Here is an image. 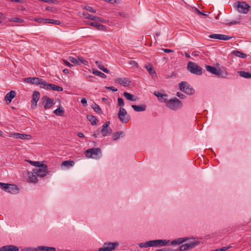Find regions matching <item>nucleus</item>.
Here are the masks:
<instances>
[{
	"label": "nucleus",
	"instance_id": "11",
	"mask_svg": "<svg viewBox=\"0 0 251 251\" xmlns=\"http://www.w3.org/2000/svg\"><path fill=\"white\" fill-rule=\"evenodd\" d=\"M153 247H160L162 246H165L170 243V240H161L157 239L152 240Z\"/></svg>",
	"mask_w": 251,
	"mask_h": 251
},
{
	"label": "nucleus",
	"instance_id": "21",
	"mask_svg": "<svg viewBox=\"0 0 251 251\" xmlns=\"http://www.w3.org/2000/svg\"><path fill=\"white\" fill-rule=\"evenodd\" d=\"M16 93L14 91H11L8 93L6 94V95L5 96L4 100L7 102V103H10L12 99H14V98L15 97Z\"/></svg>",
	"mask_w": 251,
	"mask_h": 251
},
{
	"label": "nucleus",
	"instance_id": "53",
	"mask_svg": "<svg viewBox=\"0 0 251 251\" xmlns=\"http://www.w3.org/2000/svg\"><path fill=\"white\" fill-rule=\"evenodd\" d=\"M63 62H64V64L68 67L71 68L73 66L72 64L66 60H63Z\"/></svg>",
	"mask_w": 251,
	"mask_h": 251
},
{
	"label": "nucleus",
	"instance_id": "34",
	"mask_svg": "<svg viewBox=\"0 0 251 251\" xmlns=\"http://www.w3.org/2000/svg\"><path fill=\"white\" fill-rule=\"evenodd\" d=\"M124 134V132L120 131H118L115 133H114L112 135L113 139L114 141H116L120 138L121 136H123V135Z\"/></svg>",
	"mask_w": 251,
	"mask_h": 251
},
{
	"label": "nucleus",
	"instance_id": "45",
	"mask_svg": "<svg viewBox=\"0 0 251 251\" xmlns=\"http://www.w3.org/2000/svg\"><path fill=\"white\" fill-rule=\"evenodd\" d=\"M9 185V184H6V183L0 182V186L2 190H5L6 191H7Z\"/></svg>",
	"mask_w": 251,
	"mask_h": 251
},
{
	"label": "nucleus",
	"instance_id": "59",
	"mask_svg": "<svg viewBox=\"0 0 251 251\" xmlns=\"http://www.w3.org/2000/svg\"><path fill=\"white\" fill-rule=\"evenodd\" d=\"M22 251H34V249L31 248H25L22 250Z\"/></svg>",
	"mask_w": 251,
	"mask_h": 251
},
{
	"label": "nucleus",
	"instance_id": "37",
	"mask_svg": "<svg viewBox=\"0 0 251 251\" xmlns=\"http://www.w3.org/2000/svg\"><path fill=\"white\" fill-rule=\"evenodd\" d=\"M92 107L96 112L100 114L101 113V110L100 107L97 104L94 103L92 105Z\"/></svg>",
	"mask_w": 251,
	"mask_h": 251
},
{
	"label": "nucleus",
	"instance_id": "9",
	"mask_svg": "<svg viewBox=\"0 0 251 251\" xmlns=\"http://www.w3.org/2000/svg\"><path fill=\"white\" fill-rule=\"evenodd\" d=\"M86 157H92L93 155H101V150L99 148H92L86 151Z\"/></svg>",
	"mask_w": 251,
	"mask_h": 251
},
{
	"label": "nucleus",
	"instance_id": "23",
	"mask_svg": "<svg viewBox=\"0 0 251 251\" xmlns=\"http://www.w3.org/2000/svg\"><path fill=\"white\" fill-rule=\"evenodd\" d=\"M104 246H106L109 250V251H112L119 246L118 242H107L104 243Z\"/></svg>",
	"mask_w": 251,
	"mask_h": 251
},
{
	"label": "nucleus",
	"instance_id": "18",
	"mask_svg": "<svg viewBox=\"0 0 251 251\" xmlns=\"http://www.w3.org/2000/svg\"><path fill=\"white\" fill-rule=\"evenodd\" d=\"M18 247L14 245H6L1 247L0 251H19Z\"/></svg>",
	"mask_w": 251,
	"mask_h": 251
},
{
	"label": "nucleus",
	"instance_id": "14",
	"mask_svg": "<svg viewBox=\"0 0 251 251\" xmlns=\"http://www.w3.org/2000/svg\"><path fill=\"white\" fill-rule=\"evenodd\" d=\"M153 94L158 98L159 101L161 102H164L166 104L168 100H167L168 95L167 94H163L158 91H155Z\"/></svg>",
	"mask_w": 251,
	"mask_h": 251
},
{
	"label": "nucleus",
	"instance_id": "16",
	"mask_svg": "<svg viewBox=\"0 0 251 251\" xmlns=\"http://www.w3.org/2000/svg\"><path fill=\"white\" fill-rule=\"evenodd\" d=\"M115 82L124 87L128 86L130 83V81L125 77L117 78L115 79Z\"/></svg>",
	"mask_w": 251,
	"mask_h": 251
},
{
	"label": "nucleus",
	"instance_id": "42",
	"mask_svg": "<svg viewBox=\"0 0 251 251\" xmlns=\"http://www.w3.org/2000/svg\"><path fill=\"white\" fill-rule=\"evenodd\" d=\"M234 53L237 56L240 57L241 58H245L247 56L246 54L242 53L239 51H235Z\"/></svg>",
	"mask_w": 251,
	"mask_h": 251
},
{
	"label": "nucleus",
	"instance_id": "3",
	"mask_svg": "<svg viewBox=\"0 0 251 251\" xmlns=\"http://www.w3.org/2000/svg\"><path fill=\"white\" fill-rule=\"evenodd\" d=\"M33 171L37 176L43 177L48 173V167L46 164L43 162L37 167L33 169Z\"/></svg>",
	"mask_w": 251,
	"mask_h": 251
},
{
	"label": "nucleus",
	"instance_id": "1",
	"mask_svg": "<svg viewBox=\"0 0 251 251\" xmlns=\"http://www.w3.org/2000/svg\"><path fill=\"white\" fill-rule=\"evenodd\" d=\"M166 106L170 109L176 111L180 109L182 107L183 104L180 100L175 97L168 100Z\"/></svg>",
	"mask_w": 251,
	"mask_h": 251
},
{
	"label": "nucleus",
	"instance_id": "56",
	"mask_svg": "<svg viewBox=\"0 0 251 251\" xmlns=\"http://www.w3.org/2000/svg\"><path fill=\"white\" fill-rule=\"evenodd\" d=\"M81 102L83 106L86 107L87 105V100L85 98H83L81 100Z\"/></svg>",
	"mask_w": 251,
	"mask_h": 251
},
{
	"label": "nucleus",
	"instance_id": "5",
	"mask_svg": "<svg viewBox=\"0 0 251 251\" xmlns=\"http://www.w3.org/2000/svg\"><path fill=\"white\" fill-rule=\"evenodd\" d=\"M118 116L120 122L124 124L127 123L130 120V117L127 115L126 111L122 107L119 109Z\"/></svg>",
	"mask_w": 251,
	"mask_h": 251
},
{
	"label": "nucleus",
	"instance_id": "25",
	"mask_svg": "<svg viewBox=\"0 0 251 251\" xmlns=\"http://www.w3.org/2000/svg\"><path fill=\"white\" fill-rule=\"evenodd\" d=\"M131 107L134 111L137 112L144 111L146 109V105L144 104L139 105H132Z\"/></svg>",
	"mask_w": 251,
	"mask_h": 251
},
{
	"label": "nucleus",
	"instance_id": "32",
	"mask_svg": "<svg viewBox=\"0 0 251 251\" xmlns=\"http://www.w3.org/2000/svg\"><path fill=\"white\" fill-rule=\"evenodd\" d=\"M95 63L97 64V66L100 70L102 71L103 72H104L105 73H109V70L107 69H106V68H105L102 65V64H101V62L97 61L95 62Z\"/></svg>",
	"mask_w": 251,
	"mask_h": 251
},
{
	"label": "nucleus",
	"instance_id": "7",
	"mask_svg": "<svg viewBox=\"0 0 251 251\" xmlns=\"http://www.w3.org/2000/svg\"><path fill=\"white\" fill-rule=\"evenodd\" d=\"M179 89L188 95H191L194 93V89L187 82L182 81L179 84Z\"/></svg>",
	"mask_w": 251,
	"mask_h": 251
},
{
	"label": "nucleus",
	"instance_id": "31",
	"mask_svg": "<svg viewBox=\"0 0 251 251\" xmlns=\"http://www.w3.org/2000/svg\"><path fill=\"white\" fill-rule=\"evenodd\" d=\"M18 188L16 185L14 184H10L8 186L7 191L8 192L14 194L17 192L18 191Z\"/></svg>",
	"mask_w": 251,
	"mask_h": 251
},
{
	"label": "nucleus",
	"instance_id": "10",
	"mask_svg": "<svg viewBox=\"0 0 251 251\" xmlns=\"http://www.w3.org/2000/svg\"><path fill=\"white\" fill-rule=\"evenodd\" d=\"M209 37L212 39L224 41L230 40L232 38L231 36L220 34H212L209 36Z\"/></svg>",
	"mask_w": 251,
	"mask_h": 251
},
{
	"label": "nucleus",
	"instance_id": "8",
	"mask_svg": "<svg viewBox=\"0 0 251 251\" xmlns=\"http://www.w3.org/2000/svg\"><path fill=\"white\" fill-rule=\"evenodd\" d=\"M110 122H106L102 127L101 133L103 136H109L112 133V129L109 127Z\"/></svg>",
	"mask_w": 251,
	"mask_h": 251
},
{
	"label": "nucleus",
	"instance_id": "64",
	"mask_svg": "<svg viewBox=\"0 0 251 251\" xmlns=\"http://www.w3.org/2000/svg\"><path fill=\"white\" fill-rule=\"evenodd\" d=\"M160 250L161 251H172V249L170 248H163Z\"/></svg>",
	"mask_w": 251,
	"mask_h": 251
},
{
	"label": "nucleus",
	"instance_id": "39",
	"mask_svg": "<svg viewBox=\"0 0 251 251\" xmlns=\"http://www.w3.org/2000/svg\"><path fill=\"white\" fill-rule=\"evenodd\" d=\"M82 15L83 17H84L86 19H90L91 20H94L95 19V16L89 14L88 13L83 12Z\"/></svg>",
	"mask_w": 251,
	"mask_h": 251
},
{
	"label": "nucleus",
	"instance_id": "28",
	"mask_svg": "<svg viewBox=\"0 0 251 251\" xmlns=\"http://www.w3.org/2000/svg\"><path fill=\"white\" fill-rule=\"evenodd\" d=\"M124 96L127 100L131 101H135L136 100V97L132 94L125 92L124 93Z\"/></svg>",
	"mask_w": 251,
	"mask_h": 251
},
{
	"label": "nucleus",
	"instance_id": "52",
	"mask_svg": "<svg viewBox=\"0 0 251 251\" xmlns=\"http://www.w3.org/2000/svg\"><path fill=\"white\" fill-rule=\"evenodd\" d=\"M186 247H185V244H183L181 246H180L179 247L178 250L176 251H186L188 250L187 249H186Z\"/></svg>",
	"mask_w": 251,
	"mask_h": 251
},
{
	"label": "nucleus",
	"instance_id": "43",
	"mask_svg": "<svg viewBox=\"0 0 251 251\" xmlns=\"http://www.w3.org/2000/svg\"><path fill=\"white\" fill-rule=\"evenodd\" d=\"M190 239H191V238H188L187 237L179 238L177 239L178 244L179 245L183 243V242H185L188 241Z\"/></svg>",
	"mask_w": 251,
	"mask_h": 251
},
{
	"label": "nucleus",
	"instance_id": "15",
	"mask_svg": "<svg viewBox=\"0 0 251 251\" xmlns=\"http://www.w3.org/2000/svg\"><path fill=\"white\" fill-rule=\"evenodd\" d=\"M206 70L211 73L212 74L216 75H221V70L220 69H218L215 67L206 65L205 66Z\"/></svg>",
	"mask_w": 251,
	"mask_h": 251
},
{
	"label": "nucleus",
	"instance_id": "54",
	"mask_svg": "<svg viewBox=\"0 0 251 251\" xmlns=\"http://www.w3.org/2000/svg\"><path fill=\"white\" fill-rule=\"evenodd\" d=\"M176 96L181 99H184L185 98V96L180 92H177L176 93Z\"/></svg>",
	"mask_w": 251,
	"mask_h": 251
},
{
	"label": "nucleus",
	"instance_id": "55",
	"mask_svg": "<svg viewBox=\"0 0 251 251\" xmlns=\"http://www.w3.org/2000/svg\"><path fill=\"white\" fill-rule=\"evenodd\" d=\"M195 10L199 15H203V16H205V17L207 16V15L206 14L202 13V12L200 11L198 8H197L196 7L195 8Z\"/></svg>",
	"mask_w": 251,
	"mask_h": 251
},
{
	"label": "nucleus",
	"instance_id": "38",
	"mask_svg": "<svg viewBox=\"0 0 251 251\" xmlns=\"http://www.w3.org/2000/svg\"><path fill=\"white\" fill-rule=\"evenodd\" d=\"M25 161L26 162H29L31 165L36 167H37L38 166H39L41 164H42L43 162V161H33L30 160H25Z\"/></svg>",
	"mask_w": 251,
	"mask_h": 251
},
{
	"label": "nucleus",
	"instance_id": "44",
	"mask_svg": "<svg viewBox=\"0 0 251 251\" xmlns=\"http://www.w3.org/2000/svg\"><path fill=\"white\" fill-rule=\"evenodd\" d=\"M35 21L39 23H45V24H48V22L49 21V19H42V18L36 19L35 20Z\"/></svg>",
	"mask_w": 251,
	"mask_h": 251
},
{
	"label": "nucleus",
	"instance_id": "62",
	"mask_svg": "<svg viewBox=\"0 0 251 251\" xmlns=\"http://www.w3.org/2000/svg\"><path fill=\"white\" fill-rule=\"evenodd\" d=\"M99 251H109V250L106 246H104L103 248H100Z\"/></svg>",
	"mask_w": 251,
	"mask_h": 251
},
{
	"label": "nucleus",
	"instance_id": "63",
	"mask_svg": "<svg viewBox=\"0 0 251 251\" xmlns=\"http://www.w3.org/2000/svg\"><path fill=\"white\" fill-rule=\"evenodd\" d=\"M207 161L208 162V160L207 159H205V158H202V159H201L200 161V163L201 164V163H202L203 164H204L205 163H206L207 162Z\"/></svg>",
	"mask_w": 251,
	"mask_h": 251
},
{
	"label": "nucleus",
	"instance_id": "27",
	"mask_svg": "<svg viewBox=\"0 0 251 251\" xmlns=\"http://www.w3.org/2000/svg\"><path fill=\"white\" fill-rule=\"evenodd\" d=\"M46 103L44 105L45 109H49L50 108L52 105L53 104V100L49 98L46 97Z\"/></svg>",
	"mask_w": 251,
	"mask_h": 251
},
{
	"label": "nucleus",
	"instance_id": "60",
	"mask_svg": "<svg viewBox=\"0 0 251 251\" xmlns=\"http://www.w3.org/2000/svg\"><path fill=\"white\" fill-rule=\"evenodd\" d=\"M171 244L172 245H179L178 244V242L177 241V239H175V240H174L173 241H171Z\"/></svg>",
	"mask_w": 251,
	"mask_h": 251
},
{
	"label": "nucleus",
	"instance_id": "47",
	"mask_svg": "<svg viewBox=\"0 0 251 251\" xmlns=\"http://www.w3.org/2000/svg\"><path fill=\"white\" fill-rule=\"evenodd\" d=\"M49 21L48 22V24H49V23L52 24L56 25H58L60 24V22L58 20H55L49 19Z\"/></svg>",
	"mask_w": 251,
	"mask_h": 251
},
{
	"label": "nucleus",
	"instance_id": "40",
	"mask_svg": "<svg viewBox=\"0 0 251 251\" xmlns=\"http://www.w3.org/2000/svg\"><path fill=\"white\" fill-rule=\"evenodd\" d=\"M93 73L94 75L102 78H105L106 77L105 74L97 70H94Z\"/></svg>",
	"mask_w": 251,
	"mask_h": 251
},
{
	"label": "nucleus",
	"instance_id": "51",
	"mask_svg": "<svg viewBox=\"0 0 251 251\" xmlns=\"http://www.w3.org/2000/svg\"><path fill=\"white\" fill-rule=\"evenodd\" d=\"M118 105L120 106H124V102L122 98H118Z\"/></svg>",
	"mask_w": 251,
	"mask_h": 251
},
{
	"label": "nucleus",
	"instance_id": "4",
	"mask_svg": "<svg viewBox=\"0 0 251 251\" xmlns=\"http://www.w3.org/2000/svg\"><path fill=\"white\" fill-rule=\"evenodd\" d=\"M187 69L191 73L201 75L202 73V68L198 66L196 63L190 61L187 64Z\"/></svg>",
	"mask_w": 251,
	"mask_h": 251
},
{
	"label": "nucleus",
	"instance_id": "48",
	"mask_svg": "<svg viewBox=\"0 0 251 251\" xmlns=\"http://www.w3.org/2000/svg\"><path fill=\"white\" fill-rule=\"evenodd\" d=\"M69 60L71 62L75 64H79L78 61L75 57H74L73 56H69Z\"/></svg>",
	"mask_w": 251,
	"mask_h": 251
},
{
	"label": "nucleus",
	"instance_id": "61",
	"mask_svg": "<svg viewBox=\"0 0 251 251\" xmlns=\"http://www.w3.org/2000/svg\"><path fill=\"white\" fill-rule=\"evenodd\" d=\"M162 50L166 53H170V52H174V51L173 50H170V49H162Z\"/></svg>",
	"mask_w": 251,
	"mask_h": 251
},
{
	"label": "nucleus",
	"instance_id": "57",
	"mask_svg": "<svg viewBox=\"0 0 251 251\" xmlns=\"http://www.w3.org/2000/svg\"><path fill=\"white\" fill-rule=\"evenodd\" d=\"M232 247V246L231 245H230L227 247H222V248H220V249L221 251H225L227 250V249H230Z\"/></svg>",
	"mask_w": 251,
	"mask_h": 251
},
{
	"label": "nucleus",
	"instance_id": "2",
	"mask_svg": "<svg viewBox=\"0 0 251 251\" xmlns=\"http://www.w3.org/2000/svg\"><path fill=\"white\" fill-rule=\"evenodd\" d=\"M234 7L240 13L247 14L251 8L245 1H237L233 5Z\"/></svg>",
	"mask_w": 251,
	"mask_h": 251
},
{
	"label": "nucleus",
	"instance_id": "33",
	"mask_svg": "<svg viewBox=\"0 0 251 251\" xmlns=\"http://www.w3.org/2000/svg\"><path fill=\"white\" fill-rule=\"evenodd\" d=\"M87 118L92 125H96L97 119L96 117L92 115H87Z\"/></svg>",
	"mask_w": 251,
	"mask_h": 251
},
{
	"label": "nucleus",
	"instance_id": "30",
	"mask_svg": "<svg viewBox=\"0 0 251 251\" xmlns=\"http://www.w3.org/2000/svg\"><path fill=\"white\" fill-rule=\"evenodd\" d=\"M140 248H147L153 247L152 240L148 241L146 242H142L138 244Z\"/></svg>",
	"mask_w": 251,
	"mask_h": 251
},
{
	"label": "nucleus",
	"instance_id": "58",
	"mask_svg": "<svg viewBox=\"0 0 251 251\" xmlns=\"http://www.w3.org/2000/svg\"><path fill=\"white\" fill-rule=\"evenodd\" d=\"M106 89H107V90H110L113 92H116L118 91V89L115 88V87H112V86H110V87H106Z\"/></svg>",
	"mask_w": 251,
	"mask_h": 251
},
{
	"label": "nucleus",
	"instance_id": "46",
	"mask_svg": "<svg viewBox=\"0 0 251 251\" xmlns=\"http://www.w3.org/2000/svg\"><path fill=\"white\" fill-rule=\"evenodd\" d=\"M94 20L98 23L99 22H101L102 23H107L106 20H103L102 18L97 17V16H95V19Z\"/></svg>",
	"mask_w": 251,
	"mask_h": 251
},
{
	"label": "nucleus",
	"instance_id": "13",
	"mask_svg": "<svg viewBox=\"0 0 251 251\" xmlns=\"http://www.w3.org/2000/svg\"><path fill=\"white\" fill-rule=\"evenodd\" d=\"M10 137H13L16 139H26V140H29L31 138V136L29 134L19 133H12L10 135Z\"/></svg>",
	"mask_w": 251,
	"mask_h": 251
},
{
	"label": "nucleus",
	"instance_id": "6",
	"mask_svg": "<svg viewBox=\"0 0 251 251\" xmlns=\"http://www.w3.org/2000/svg\"><path fill=\"white\" fill-rule=\"evenodd\" d=\"M23 176L29 183H36L38 182L37 176L34 173L33 171L30 172L25 171L23 173Z\"/></svg>",
	"mask_w": 251,
	"mask_h": 251
},
{
	"label": "nucleus",
	"instance_id": "20",
	"mask_svg": "<svg viewBox=\"0 0 251 251\" xmlns=\"http://www.w3.org/2000/svg\"><path fill=\"white\" fill-rule=\"evenodd\" d=\"M193 241L190 242L188 243L184 244L185 245V247H186V248L188 250L193 249L197 246L199 245L200 243V241H198L196 240L195 238H192V239Z\"/></svg>",
	"mask_w": 251,
	"mask_h": 251
},
{
	"label": "nucleus",
	"instance_id": "19",
	"mask_svg": "<svg viewBox=\"0 0 251 251\" xmlns=\"http://www.w3.org/2000/svg\"><path fill=\"white\" fill-rule=\"evenodd\" d=\"M88 24L92 26L95 27L97 29L104 31L106 30L105 26L100 24L99 23L95 21L93 22H89Z\"/></svg>",
	"mask_w": 251,
	"mask_h": 251
},
{
	"label": "nucleus",
	"instance_id": "22",
	"mask_svg": "<svg viewBox=\"0 0 251 251\" xmlns=\"http://www.w3.org/2000/svg\"><path fill=\"white\" fill-rule=\"evenodd\" d=\"M56 249L54 247L46 246H38L34 249V251H55Z\"/></svg>",
	"mask_w": 251,
	"mask_h": 251
},
{
	"label": "nucleus",
	"instance_id": "35",
	"mask_svg": "<svg viewBox=\"0 0 251 251\" xmlns=\"http://www.w3.org/2000/svg\"><path fill=\"white\" fill-rule=\"evenodd\" d=\"M238 73L241 77L246 78H250L251 77V74L250 73L244 71H239L238 72Z\"/></svg>",
	"mask_w": 251,
	"mask_h": 251
},
{
	"label": "nucleus",
	"instance_id": "24",
	"mask_svg": "<svg viewBox=\"0 0 251 251\" xmlns=\"http://www.w3.org/2000/svg\"><path fill=\"white\" fill-rule=\"evenodd\" d=\"M149 73L152 76L153 78L156 77V74L155 71L152 68V66L151 64H148L145 66Z\"/></svg>",
	"mask_w": 251,
	"mask_h": 251
},
{
	"label": "nucleus",
	"instance_id": "50",
	"mask_svg": "<svg viewBox=\"0 0 251 251\" xmlns=\"http://www.w3.org/2000/svg\"><path fill=\"white\" fill-rule=\"evenodd\" d=\"M11 21L18 23H22L24 22V20L23 19L18 18H13Z\"/></svg>",
	"mask_w": 251,
	"mask_h": 251
},
{
	"label": "nucleus",
	"instance_id": "49",
	"mask_svg": "<svg viewBox=\"0 0 251 251\" xmlns=\"http://www.w3.org/2000/svg\"><path fill=\"white\" fill-rule=\"evenodd\" d=\"M85 9L90 12H92V13H96V10L94 8H93L91 6H86L85 7Z\"/></svg>",
	"mask_w": 251,
	"mask_h": 251
},
{
	"label": "nucleus",
	"instance_id": "17",
	"mask_svg": "<svg viewBox=\"0 0 251 251\" xmlns=\"http://www.w3.org/2000/svg\"><path fill=\"white\" fill-rule=\"evenodd\" d=\"M25 81L28 83L39 85V83H41V78L38 77H27L25 79Z\"/></svg>",
	"mask_w": 251,
	"mask_h": 251
},
{
	"label": "nucleus",
	"instance_id": "26",
	"mask_svg": "<svg viewBox=\"0 0 251 251\" xmlns=\"http://www.w3.org/2000/svg\"><path fill=\"white\" fill-rule=\"evenodd\" d=\"M75 162L73 160H68L63 161L61 164L62 167H65L66 168H69L74 165Z\"/></svg>",
	"mask_w": 251,
	"mask_h": 251
},
{
	"label": "nucleus",
	"instance_id": "12",
	"mask_svg": "<svg viewBox=\"0 0 251 251\" xmlns=\"http://www.w3.org/2000/svg\"><path fill=\"white\" fill-rule=\"evenodd\" d=\"M40 98V93L38 91H34L32 96L31 108H34L37 105V102L39 100Z\"/></svg>",
	"mask_w": 251,
	"mask_h": 251
},
{
	"label": "nucleus",
	"instance_id": "36",
	"mask_svg": "<svg viewBox=\"0 0 251 251\" xmlns=\"http://www.w3.org/2000/svg\"><path fill=\"white\" fill-rule=\"evenodd\" d=\"M39 85H40V87L41 88L43 89H46L47 90H49L48 87H49V85H50V83H48L46 82L44 80L41 78V83H39Z\"/></svg>",
	"mask_w": 251,
	"mask_h": 251
},
{
	"label": "nucleus",
	"instance_id": "41",
	"mask_svg": "<svg viewBox=\"0 0 251 251\" xmlns=\"http://www.w3.org/2000/svg\"><path fill=\"white\" fill-rule=\"evenodd\" d=\"M64 112V110L62 108L59 107L55 109L53 113L58 116H61L62 113H63Z\"/></svg>",
	"mask_w": 251,
	"mask_h": 251
},
{
	"label": "nucleus",
	"instance_id": "29",
	"mask_svg": "<svg viewBox=\"0 0 251 251\" xmlns=\"http://www.w3.org/2000/svg\"><path fill=\"white\" fill-rule=\"evenodd\" d=\"M49 87H48L49 90L50 89L57 92H61L63 91V88L61 87L57 86L54 84H50V85H49Z\"/></svg>",
	"mask_w": 251,
	"mask_h": 251
}]
</instances>
